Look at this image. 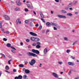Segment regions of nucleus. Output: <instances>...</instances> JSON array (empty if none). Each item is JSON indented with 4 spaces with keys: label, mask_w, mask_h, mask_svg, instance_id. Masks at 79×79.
Instances as JSON below:
<instances>
[{
    "label": "nucleus",
    "mask_w": 79,
    "mask_h": 79,
    "mask_svg": "<svg viewBox=\"0 0 79 79\" xmlns=\"http://www.w3.org/2000/svg\"><path fill=\"white\" fill-rule=\"evenodd\" d=\"M67 15L69 16H73V14L71 13H68L67 14Z\"/></svg>",
    "instance_id": "nucleus-19"
},
{
    "label": "nucleus",
    "mask_w": 79,
    "mask_h": 79,
    "mask_svg": "<svg viewBox=\"0 0 79 79\" xmlns=\"http://www.w3.org/2000/svg\"><path fill=\"white\" fill-rule=\"evenodd\" d=\"M23 71H26V69H25V68H23Z\"/></svg>",
    "instance_id": "nucleus-58"
},
{
    "label": "nucleus",
    "mask_w": 79,
    "mask_h": 79,
    "mask_svg": "<svg viewBox=\"0 0 79 79\" xmlns=\"http://www.w3.org/2000/svg\"><path fill=\"white\" fill-rule=\"evenodd\" d=\"M41 20L43 21V22L44 23H45V20H44V19H42V18H41Z\"/></svg>",
    "instance_id": "nucleus-40"
},
{
    "label": "nucleus",
    "mask_w": 79,
    "mask_h": 79,
    "mask_svg": "<svg viewBox=\"0 0 79 79\" xmlns=\"http://www.w3.org/2000/svg\"><path fill=\"white\" fill-rule=\"evenodd\" d=\"M27 6L28 7V8H31V6H30V4H27Z\"/></svg>",
    "instance_id": "nucleus-35"
},
{
    "label": "nucleus",
    "mask_w": 79,
    "mask_h": 79,
    "mask_svg": "<svg viewBox=\"0 0 79 79\" xmlns=\"http://www.w3.org/2000/svg\"><path fill=\"white\" fill-rule=\"evenodd\" d=\"M36 43L37 45H40V43L39 42H37Z\"/></svg>",
    "instance_id": "nucleus-38"
},
{
    "label": "nucleus",
    "mask_w": 79,
    "mask_h": 79,
    "mask_svg": "<svg viewBox=\"0 0 79 79\" xmlns=\"http://www.w3.org/2000/svg\"><path fill=\"white\" fill-rule=\"evenodd\" d=\"M4 33H5V34H8L10 33V32L8 31H4L3 32Z\"/></svg>",
    "instance_id": "nucleus-34"
},
{
    "label": "nucleus",
    "mask_w": 79,
    "mask_h": 79,
    "mask_svg": "<svg viewBox=\"0 0 79 79\" xmlns=\"http://www.w3.org/2000/svg\"><path fill=\"white\" fill-rule=\"evenodd\" d=\"M33 46H34V47H35L36 45H37V44L36 43H34L32 44Z\"/></svg>",
    "instance_id": "nucleus-26"
},
{
    "label": "nucleus",
    "mask_w": 79,
    "mask_h": 79,
    "mask_svg": "<svg viewBox=\"0 0 79 79\" xmlns=\"http://www.w3.org/2000/svg\"><path fill=\"white\" fill-rule=\"evenodd\" d=\"M18 77L19 79H22L23 78V77L21 75H19V76Z\"/></svg>",
    "instance_id": "nucleus-29"
},
{
    "label": "nucleus",
    "mask_w": 79,
    "mask_h": 79,
    "mask_svg": "<svg viewBox=\"0 0 79 79\" xmlns=\"http://www.w3.org/2000/svg\"><path fill=\"white\" fill-rule=\"evenodd\" d=\"M44 54L45 55L46 54H47V49L46 48H45V49L44 50Z\"/></svg>",
    "instance_id": "nucleus-12"
},
{
    "label": "nucleus",
    "mask_w": 79,
    "mask_h": 79,
    "mask_svg": "<svg viewBox=\"0 0 79 79\" xmlns=\"http://www.w3.org/2000/svg\"><path fill=\"white\" fill-rule=\"evenodd\" d=\"M71 58H72V59H74L75 57H73V56H71Z\"/></svg>",
    "instance_id": "nucleus-56"
},
{
    "label": "nucleus",
    "mask_w": 79,
    "mask_h": 79,
    "mask_svg": "<svg viewBox=\"0 0 79 79\" xmlns=\"http://www.w3.org/2000/svg\"><path fill=\"white\" fill-rule=\"evenodd\" d=\"M40 15L41 17L42 18H44V15H43V14L41 12H40Z\"/></svg>",
    "instance_id": "nucleus-11"
},
{
    "label": "nucleus",
    "mask_w": 79,
    "mask_h": 79,
    "mask_svg": "<svg viewBox=\"0 0 79 79\" xmlns=\"http://www.w3.org/2000/svg\"><path fill=\"white\" fill-rule=\"evenodd\" d=\"M35 60L34 59H32L31 62H29V63L31 66H34V64H35Z\"/></svg>",
    "instance_id": "nucleus-3"
},
{
    "label": "nucleus",
    "mask_w": 79,
    "mask_h": 79,
    "mask_svg": "<svg viewBox=\"0 0 79 79\" xmlns=\"http://www.w3.org/2000/svg\"><path fill=\"white\" fill-rule=\"evenodd\" d=\"M29 25H30V26H31V27H32L34 26V25H33V23H32V22H30L29 23Z\"/></svg>",
    "instance_id": "nucleus-18"
},
{
    "label": "nucleus",
    "mask_w": 79,
    "mask_h": 79,
    "mask_svg": "<svg viewBox=\"0 0 79 79\" xmlns=\"http://www.w3.org/2000/svg\"><path fill=\"white\" fill-rule=\"evenodd\" d=\"M73 71V69H70L69 73V75H70L71 74V71Z\"/></svg>",
    "instance_id": "nucleus-27"
},
{
    "label": "nucleus",
    "mask_w": 79,
    "mask_h": 79,
    "mask_svg": "<svg viewBox=\"0 0 79 79\" xmlns=\"http://www.w3.org/2000/svg\"><path fill=\"white\" fill-rule=\"evenodd\" d=\"M27 55L28 56H32L33 57H37V55L35 54H34L32 52H29L28 53H27Z\"/></svg>",
    "instance_id": "nucleus-2"
},
{
    "label": "nucleus",
    "mask_w": 79,
    "mask_h": 79,
    "mask_svg": "<svg viewBox=\"0 0 79 79\" xmlns=\"http://www.w3.org/2000/svg\"><path fill=\"white\" fill-rule=\"evenodd\" d=\"M0 55H2L3 58H5V55L2 54V53H0Z\"/></svg>",
    "instance_id": "nucleus-32"
},
{
    "label": "nucleus",
    "mask_w": 79,
    "mask_h": 79,
    "mask_svg": "<svg viewBox=\"0 0 79 79\" xmlns=\"http://www.w3.org/2000/svg\"><path fill=\"white\" fill-rule=\"evenodd\" d=\"M12 60H9L8 61V63H9V64H11V63H10V61H12Z\"/></svg>",
    "instance_id": "nucleus-42"
},
{
    "label": "nucleus",
    "mask_w": 79,
    "mask_h": 79,
    "mask_svg": "<svg viewBox=\"0 0 79 79\" xmlns=\"http://www.w3.org/2000/svg\"><path fill=\"white\" fill-rule=\"evenodd\" d=\"M52 75L53 76H54V77H56V78H58V76L57 74L55 73H52Z\"/></svg>",
    "instance_id": "nucleus-6"
},
{
    "label": "nucleus",
    "mask_w": 79,
    "mask_h": 79,
    "mask_svg": "<svg viewBox=\"0 0 79 79\" xmlns=\"http://www.w3.org/2000/svg\"><path fill=\"white\" fill-rule=\"evenodd\" d=\"M40 40L39 39V38H35V42H37L38 41H39V40Z\"/></svg>",
    "instance_id": "nucleus-22"
},
{
    "label": "nucleus",
    "mask_w": 79,
    "mask_h": 79,
    "mask_svg": "<svg viewBox=\"0 0 79 79\" xmlns=\"http://www.w3.org/2000/svg\"><path fill=\"white\" fill-rule=\"evenodd\" d=\"M33 13L35 15H36V13H35L34 11H33Z\"/></svg>",
    "instance_id": "nucleus-63"
},
{
    "label": "nucleus",
    "mask_w": 79,
    "mask_h": 79,
    "mask_svg": "<svg viewBox=\"0 0 79 79\" xmlns=\"http://www.w3.org/2000/svg\"><path fill=\"white\" fill-rule=\"evenodd\" d=\"M11 52H12L14 53H15V50H11Z\"/></svg>",
    "instance_id": "nucleus-49"
},
{
    "label": "nucleus",
    "mask_w": 79,
    "mask_h": 79,
    "mask_svg": "<svg viewBox=\"0 0 79 79\" xmlns=\"http://www.w3.org/2000/svg\"><path fill=\"white\" fill-rule=\"evenodd\" d=\"M35 26L36 27H38L39 26V24H36L35 25Z\"/></svg>",
    "instance_id": "nucleus-51"
},
{
    "label": "nucleus",
    "mask_w": 79,
    "mask_h": 79,
    "mask_svg": "<svg viewBox=\"0 0 79 79\" xmlns=\"http://www.w3.org/2000/svg\"><path fill=\"white\" fill-rule=\"evenodd\" d=\"M5 72H6V73H10V72H9L7 70H5Z\"/></svg>",
    "instance_id": "nucleus-55"
},
{
    "label": "nucleus",
    "mask_w": 79,
    "mask_h": 79,
    "mask_svg": "<svg viewBox=\"0 0 79 79\" xmlns=\"http://www.w3.org/2000/svg\"><path fill=\"white\" fill-rule=\"evenodd\" d=\"M49 32V30H48L46 31V32L47 33H48V32Z\"/></svg>",
    "instance_id": "nucleus-60"
},
{
    "label": "nucleus",
    "mask_w": 79,
    "mask_h": 79,
    "mask_svg": "<svg viewBox=\"0 0 79 79\" xmlns=\"http://www.w3.org/2000/svg\"><path fill=\"white\" fill-rule=\"evenodd\" d=\"M10 47L11 48H12V49H14V50H16L15 48H14L13 46H10Z\"/></svg>",
    "instance_id": "nucleus-44"
},
{
    "label": "nucleus",
    "mask_w": 79,
    "mask_h": 79,
    "mask_svg": "<svg viewBox=\"0 0 79 79\" xmlns=\"http://www.w3.org/2000/svg\"><path fill=\"white\" fill-rule=\"evenodd\" d=\"M46 24L48 27H51V26H56L57 28H59L60 27V26H58L57 23L54 22L50 23L48 22L46 23Z\"/></svg>",
    "instance_id": "nucleus-1"
},
{
    "label": "nucleus",
    "mask_w": 79,
    "mask_h": 79,
    "mask_svg": "<svg viewBox=\"0 0 79 79\" xmlns=\"http://www.w3.org/2000/svg\"><path fill=\"white\" fill-rule=\"evenodd\" d=\"M59 64H63V62L61 61H59L58 62Z\"/></svg>",
    "instance_id": "nucleus-36"
},
{
    "label": "nucleus",
    "mask_w": 79,
    "mask_h": 79,
    "mask_svg": "<svg viewBox=\"0 0 79 79\" xmlns=\"http://www.w3.org/2000/svg\"><path fill=\"white\" fill-rule=\"evenodd\" d=\"M54 30H57V28L55 27H54Z\"/></svg>",
    "instance_id": "nucleus-48"
},
{
    "label": "nucleus",
    "mask_w": 79,
    "mask_h": 79,
    "mask_svg": "<svg viewBox=\"0 0 79 79\" xmlns=\"http://www.w3.org/2000/svg\"><path fill=\"white\" fill-rule=\"evenodd\" d=\"M2 28V22H0V28Z\"/></svg>",
    "instance_id": "nucleus-45"
},
{
    "label": "nucleus",
    "mask_w": 79,
    "mask_h": 79,
    "mask_svg": "<svg viewBox=\"0 0 79 79\" xmlns=\"http://www.w3.org/2000/svg\"><path fill=\"white\" fill-rule=\"evenodd\" d=\"M19 18H18L16 20V24H18V23H19L20 24H21V22L19 21Z\"/></svg>",
    "instance_id": "nucleus-8"
},
{
    "label": "nucleus",
    "mask_w": 79,
    "mask_h": 79,
    "mask_svg": "<svg viewBox=\"0 0 79 79\" xmlns=\"http://www.w3.org/2000/svg\"><path fill=\"white\" fill-rule=\"evenodd\" d=\"M36 20H37V19H31V21H32V22H34V21H36Z\"/></svg>",
    "instance_id": "nucleus-30"
},
{
    "label": "nucleus",
    "mask_w": 79,
    "mask_h": 79,
    "mask_svg": "<svg viewBox=\"0 0 79 79\" xmlns=\"http://www.w3.org/2000/svg\"><path fill=\"white\" fill-rule=\"evenodd\" d=\"M5 69H6V70H8L9 69V67L7 65H6L5 67Z\"/></svg>",
    "instance_id": "nucleus-25"
},
{
    "label": "nucleus",
    "mask_w": 79,
    "mask_h": 79,
    "mask_svg": "<svg viewBox=\"0 0 79 79\" xmlns=\"http://www.w3.org/2000/svg\"><path fill=\"white\" fill-rule=\"evenodd\" d=\"M2 72H0V77L2 76Z\"/></svg>",
    "instance_id": "nucleus-54"
},
{
    "label": "nucleus",
    "mask_w": 79,
    "mask_h": 79,
    "mask_svg": "<svg viewBox=\"0 0 79 79\" xmlns=\"http://www.w3.org/2000/svg\"><path fill=\"white\" fill-rule=\"evenodd\" d=\"M68 9H69V8H68V7H66L65 8V10H68Z\"/></svg>",
    "instance_id": "nucleus-61"
},
{
    "label": "nucleus",
    "mask_w": 79,
    "mask_h": 79,
    "mask_svg": "<svg viewBox=\"0 0 79 79\" xmlns=\"http://www.w3.org/2000/svg\"><path fill=\"white\" fill-rule=\"evenodd\" d=\"M67 53H69L70 52V50L68 49L66 51Z\"/></svg>",
    "instance_id": "nucleus-47"
},
{
    "label": "nucleus",
    "mask_w": 79,
    "mask_h": 79,
    "mask_svg": "<svg viewBox=\"0 0 79 79\" xmlns=\"http://www.w3.org/2000/svg\"><path fill=\"white\" fill-rule=\"evenodd\" d=\"M36 47L37 48H40V45H37Z\"/></svg>",
    "instance_id": "nucleus-28"
},
{
    "label": "nucleus",
    "mask_w": 79,
    "mask_h": 79,
    "mask_svg": "<svg viewBox=\"0 0 79 79\" xmlns=\"http://www.w3.org/2000/svg\"><path fill=\"white\" fill-rule=\"evenodd\" d=\"M25 72L27 74H28L30 73V71L27 69H26V70H25Z\"/></svg>",
    "instance_id": "nucleus-13"
},
{
    "label": "nucleus",
    "mask_w": 79,
    "mask_h": 79,
    "mask_svg": "<svg viewBox=\"0 0 79 79\" xmlns=\"http://www.w3.org/2000/svg\"><path fill=\"white\" fill-rule=\"evenodd\" d=\"M23 79H26V78H27V75H25L23 76Z\"/></svg>",
    "instance_id": "nucleus-37"
},
{
    "label": "nucleus",
    "mask_w": 79,
    "mask_h": 79,
    "mask_svg": "<svg viewBox=\"0 0 79 79\" xmlns=\"http://www.w3.org/2000/svg\"><path fill=\"white\" fill-rule=\"evenodd\" d=\"M35 53L36 54H37V55H38L40 53V52H39V51L38 50H36V51L35 52Z\"/></svg>",
    "instance_id": "nucleus-17"
},
{
    "label": "nucleus",
    "mask_w": 79,
    "mask_h": 79,
    "mask_svg": "<svg viewBox=\"0 0 79 79\" xmlns=\"http://www.w3.org/2000/svg\"><path fill=\"white\" fill-rule=\"evenodd\" d=\"M79 79V77H77L75 78V79Z\"/></svg>",
    "instance_id": "nucleus-64"
},
{
    "label": "nucleus",
    "mask_w": 79,
    "mask_h": 79,
    "mask_svg": "<svg viewBox=\"0 0 79 79\" xmlns=\"http://www.w3.org/2000/svg\"><path fill=\"white\" fill-rule=\"evenodd\" d=\"M69 10H73V8H70L69 9Z\"/></svg>",
    "instance_id": "nucleus-62"
},
{
    "label": "nucleus",
    "mask_w": 79,
    "mask_h": 79,
    "mask_svg": "<svg viewBox=\"0 0 79 79\" xmlns=\"http://www.w3.org/2000/svg\"><path fill=\"white\" fill-rule=\"evenodd\" d=\"M68 64L69 65H70V66H74L75 64L74 63L70 62H68Z\"/></svg>",
    "instance_id": "nucleus-9"
},
{
    "label": "nucleus",
    "mask_w": 79,
    "mask_h": 79,
    "mask_svg": "<svg viewBox=\"0 0 79 79\" xmlns=\"http://www.w3.org/2000/svg\"><path fill=\"white\" fill-rule=\"evenodd\" d=\"M13 71L14 72H16V69H14L13 70Z\"/></svg>",
    "instance_id": "nucleus-53"
},
{
    "label": "nucleus",
    "mask_w": 79,
    "mask_h": 79,
    "mask_svg": "<svg viewBox=\"0 0 79 79\" xmlns=\"http://www.w3.org/2000/svg\"><path fill=\"white\" fill-rule=\"evenodd\" d=\"M26 41H27V42H29V40L28 39H27L26 40Z\"/></svg>",
    "instance_id": "nucleus-52"
},
{
    "label": "nucleus",
    "mask_w": 79,
    "mask_h": 79,
    "mask_svg": "<svg viewBox=\"0 0 79 79\" xmlns=\"http://www.w3.org/2000/svg\"><path fill=\"white\" fill-rule=\"evenodd\" d=\"M31 51H32V52H33V53H35L36 50L34 49H33Z\"/></svg>",
    "instance_id": "nucleus-31"
},
{
    "label": "nucleus",
    "mask_w": 79,
    "mask_h": 79,
    "mask_svg": "<svg viewBox=\"0 0 79 79\" xmlns=\"http://www.w3.org/2000/svg\"><path fill=\"white\" fill-rule=\"evenodd\" d=\"M61 12H62V13H67V12L66 11L64 10H62L61 11Z\"/></svg>",
    "instance_id": "nucleus-20"
},
{
    "label": "nucleus",
    "mask_w": 79,
    "mask_h": 79,
    "mask_svg": "<svg viewBox=\"0 0 79 79\" xmlns=\"http://www.w3.org/2000/svg\"><path fill=\"white\" fill-rule=\"evenodd\" d=\"M30 8L31 9H32L34 8V7H33V6H31L30 7Z\"/></svg>",
    "instance_id": "nucleus-59"
},
{
    "label": "nucleus",
    "mask_w": 79,
    "mask_h": 79,
    "mask_svg": "<svg viewBox=\"0 0 79 79\" xmlns=\"http://www.w3.org/2000/svg\"><path fill=\"white\" fill-rule=\"evenodd\" d=\"M3 40L4 41H7V39L5 38H4L3 39Z\"/></svg>",
    "instance_id": "nucleus-46"
},
{
    "label": "nucleus",
    "mask_w": 79,
    "mask_h": 79,
    "mask_svg": "<svg viewBox=\"0 0 79 79\" xmlns=\"http://www.w3.org/2000/svg\"><path fill=\"white\" fill-rule=\"evenodd\" d=\"M35 37H31V40H32V41H35Z\"/></svg>",
    "instance_id": "nucleus-14"
},
{
    "label": "nucleus",
    "mask_w": 79,
    "mask_h": 79,
    "mask_svg": "<svg viewBox=\"0 0 79 79\" xmlns=\"http://www.w3.org/2000/svg\"><path fill=\"white\" fill-rule=\"evenodd\" d=\"M25 11H26V12H27L29 10H28V9L26 8L25 9Z\"/></svg>",
    "instance_id": "nucleus-43"
},
{
    "label": "nucleus",
    "mask_w": 79,
    "mask_h": 79,
    "mask_svg": "<svg viewBox=\"0 0 79 79\" xmlns=\"http://www.w3.org/2000/svg\"><path fill=\"white\" fill-rule=\"evenodd\" d=\"M72 4H73V2L69 3V5H68V7H71V6H72Z\"/></svg>",
    "instance_id": "nucleus-16"
},
{
    "label": "nucleus",
    "mask_w": 79,
    "mask_h": 79,
    "mask_svg": "<svg viewBox=\"0 0 79 79\" xmlns=\"http://www.w3.org/2000/svg\"><path fill=\"white\" fill-rule=\"evenodd\" d=\"M19 67H21V68H23L24 67V65L23 64H20L19 65Z\"/></svg>",
    "instance_id": "nucleus-24"
},
{
    "label": "nucleus",
    "mask_w": 79,
    "mask_h": 79,
    "mask_svg": "<svg viewBox=\"0 0 79 79\" xmlns=\"http://www.w3.org/2000/svg\"><path fill=\"white\" fill-rule=\"evenodd\" d=\"M6 46L7 47H11V44L10 43H8L7 44Z\"/></svg>",
    "instance_id": "nucleus-23"
},
{
    "label": "nucleus",
    "mask_w": 79,
    "mask_h": 79,
    "mask_svg": "<svg viewBox=\"0 0 79 79\" xmlns=\"http://www.w3.org/2000/svg\"><path fill=\"white\" fill-rule=\"evenodd\" d=\"M42 28V25H40L39 28V29L40 30H41Z\"/></svg>",
    "instance_id": "nucleus-41"
},
{
    "label": "nucleus",
    "mask_w": 79,
    "mask_h": 79,
    "mask_svg": "<svg viewBox=\"0 0 79 79\" xmlns=\"http://www.w3.org/2000/svg\"><path fill=\"white\" fill-rule=\"evenodd\" d=\"M17 5H21V3L20 2V1H16Z\"/></svg>",
    "instance_id": "nucleus-10"
},
{
    "label": "nucleus",
    "mask_w": 79,
    "mask_h": 79,
    "mask_svg": "<svg viewBox=\"0 0 79 79\" xmlns=\"http://www.w3.org/2000/svg\"><path fill=\"white\" fill-rule=\"evenodd\" d=\"M29 22V21L28 20H26L25 21V23H26V24H27V23H28Z\"/></svg>",
    "instance_id": "nucleus-39"
},
{
    "label": "nucleus",
    "mask_w": 79,
    "mask_h": 79,
    "mask_svg": "<svg viewBox=\"0 0 79 79\" xmlns=\"http://www.w3.org/2000/svg\"><path fill=\"white\" fill-rule=\"evenodd\" d=\"M4 18L5 20H6L7 21H8V20H10V17L6 15H4Z\"/></svg>",
    "instance_id": "nucleus-4"
},
{
    "label": "nucleus",
    "mask_w": 79,
    "mask_h": 79,
    "mask_svg": "<svg viewBox=\"0 0 79 79\" xmlns=\"http://www.w3.org/2000/svg\"><path fill=\"white\" fill-rule=\"evenodd\" d=\"M77 3V1H74L73 2H72L73 4L74 5H76Z\"/></svg>",
    "instance_id": "nucleus-15"
},
{
    "label": "nucleus",
    "mask_w": 79,
    "mask_h": 79,
    "mask_svg": "<svg viewBox=\"0 0 79 79\" xmlns=\"http://www.w3.org/2000/svg\"><path fill=\"white\" fill-rule=\"evenodd\" d=\"M15 11H19L20 10V8L19 7H16L15 9Z\"/></svg>",
    "instance_id": "nucleus-21"
},
{
    "label": "nucleus",
    "mask_w": 79,
    "mask_h": 79,
    "mask_svg": "<svg viewBox=\"0 0 79 79\" xmlns=\"http://www.w3.org/2000/svg\"><path fill=\"white\" fill-rule=\"evenodd\" d=\"M55 1L56 2H57V3H58V2H59V0H55Z\"/></svg>",
    "instance_id": "nucleus-50"
},
{
    "label": "nucleus",
    "mask_w": 79,
    "mask_h": 79,
    "mask_svg": "<svg viewBox=\"0 0 79 79\" xmlns=\"http://www.w3.org/2000/svg\"><path fill=\"white\" fill-rule=\"evenodd\" d=\"M30 34L31 35H33V36H37V34L33 32H30Z\"/></svg>",
    "instance_id": "nucleus-7"
},
{
    "label": "nucleus",
    "mask_w": 79,
    "mask_h": 79,
    "mask_svg": "<svg viewBox=\"0 0 79 79\" xmlns=\"http://www.w3.org/2000/svg\"><path fill=\"white\" fill-rule=\"evenodd\" d=\"M58 17H59V18H64V19H66V16L65 15H58Z\"/></svg>",
    "instance_id": "nucleus-5"
},
{
    "label": "nucleus",
    "mask_w": 79,
    "mask_h": 79,
    "mask_svg": "<svg viewBox=\"0 0 79 79\" xmlns=\"http://www.w3.org/2000/svg\"><path fill=\"white\" fill-rule=\"evenodd\" d=\"M15 79H19L18 77H15Z\"/></svg>",
    "instance_id": "nucleus-57"
},
{
    "label": "nucleus",
    "mask_w": 79,
    "mask_h": 79,
    "mask_svg": "<svg viewBox=\"0 0 79 79\" xmlns=\"http://www.w3.org/2000/svg\"><path fill=\"white\" fill-rule=\"evenodd\" d=\"M64 40H65L66 41H68V39L66 37H64Z\"/></svg>",
    "instance_id": "nucleus-33"
}]
</instances>
